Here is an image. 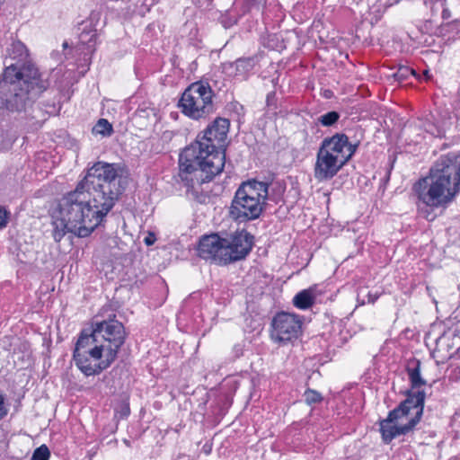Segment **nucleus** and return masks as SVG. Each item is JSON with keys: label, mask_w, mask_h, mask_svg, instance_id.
I'll list each match as a JSON object with an SVG mask.
<instances>
[{"label": "nucleus", "mask_w": 460, "mask_h": 460, "mask_svg": "<svg viewBox=\"0 0 460 460\" xmlns=\"http://www.w3.org/2000/svg\"><path fill=\"white\" fill-rule=\"evenodd\" d=\"M172 460H190V457L189 455L184 453H178L172 456Z\"/></svg>", "instance_id": "nucleus-46"}, {"label": "nucleus", "mask_w": 460, "mask_h": 460, "mask_svg": "<svg viewBox=\"0 0 460 460\" xmlns=\"http://www.w3.org/2000/svg\"><path fill=\"white\" fill-rule=\"evenodd\" d=\"M315 302L314 288H309L298 292L293 298V305L301 310H306L313 306Z\"/></svg>", "instance_id": "nucleus-18"}, {"label": "nucleus", "mask_w": 460, "mask_h": 460, "mask_svg": "<svg viewBox=\"0 0 460 460\" xmlns=\"http://www.w3.org/2000/svg\"><path fill=\"white\" fill-rule=\"evenodd\" d=\"M266 107L269 111L276 112L278 110V98L276 91H271L266 96Z\"/></svg>", "instance_id": "nucleus-35"}, {"label": "nucleus", "mask_w": 460, "mask_h": 460, "mask_svg": "<svg viewBox=\"0 0 460 460\" xmlns=\"http://www.w3.org/2000/svg\"><path fill=\"white\" fill-rule=\"evenodd\" d=\"M208 402V394L205 393L202 401L198 404L196 414L201 417L200 421H205L212 426H216L219 424L231 407L233 395L226 393L217 394L210 402L208 409L207 408Z\"/></svg>", "instance_id": "nucleus-12"}, {"label": "nucleus", "mask_w": 460, "mask_h": 460, "mask_svg": "<svg viewBox=\"0 0 460 460\" xmlns=\"http://www.w3.org/2000/svg\"><path fill=\"white\" fill-rule=\"evenodd\" d=\"M266 1L267 0H247L249 6L251 8H258L259 9L260 7H262L263 10L265 8Z\"/></svg>", "instance_id": "nucleus-43"}, {"label": "nucleus", "mask_w": 460, "mask_h": 460, "mask_svg": "<svg viewBox=\"0 0 460 460\" xmlns=\"http://www.w3.org/2000/svg\"><path fill=\"white\" fill-rule=\"evenodd\" d=\"M200 43H201V42H200V40H197L196 42H191V44H192L194 47H196V48H199Z\"/></svg>", "instance_id": "nucleus-52"}, {"label": "nucleus", "mask_w": 460, "mask_h": 460, "mask_svg": "<svg viewBox=\"0 0 460 460\" xmlns=\"http://www.w3.org/2000/svg\"><path fill=\"white\" fill-rule=\"evenodd\" d=\"M212 451V443L211 442H206L202 447V452L206 455H209Z\"/></svg>", "instance_id": "nucleus-47"}, {"label": "nucleus", "mask_w": 460, "mask_h": 460, "mask_svg": "<svg viewBox=\"0 0 460 460\" xmlns=\"http://www.w3.org/2000/svg\"><path fill=\"white\" fill-rule=\"evenodd\" d=\"M418 417H412L403 425L385 423V419L379 420V432L384 444H390L395 438L411 432L418 424Z\"/></svg>", "instance_id": "nucleus-15"}, {"label": "nucleus", "mask_w": 460, "mask_h": 460, "mask_svg": "<svg viewBox=\"0 0 460 460\" xmlns=\"http://www.w3.org/2000/svg\"><path fill=\"white\" fill-rule=\"evenodd\" d=\"M63 48H64V49L68 48V43H67L66 41H65V42L63 43Z\"/></svg>", "instance_id": "nucleus-56"}, {"label": "nucleus", "mask_w": 460, "mask_h": 460, "mask_svg": "<svg viewBox=\"0 0 460 460\" xmlns=\"http://www.w3.org/2000/svg\"><path fill=\"white\" fill-rule=\"evenodd\" d=\"M271 325L272 336L283 344L297 339L301 331V321L295 314L286 312L278 313Z\"/></svg>", "instance_id": "nucleus-14"}, {"label": "nucleus", "mask_w": 460, "mask_h": 460, "mask_svg": "<svg viewBox=\"0 0 460 460\" xmlns=\"http://www.w3.org/2000/svg\"><path fill=\"white\" fill-rule=\"evenodd\" d=\"M269 182L249 179L234 192L228 208L229 217L239 224L258 219L266 209Z\"/></svg>", "instance_id": "nucleus-6"}, {"label": "nucleus", "mask_w": 460, "mask_h": 460, "mask_svg": "<svg viewBox=\"0 0 460 460\" xmlns=\"http://www.w3.org/2000/svg\"><path fill=\"white\" fill-rule=\"evenodd\" d=\"M8 412L9 409L5 403V395L0 391V421L7 416Z\"/></svg>", "instance_id": "nucleus-38"}, {"label": "nucleus", "mask_w": 460, "mask_h": 460, "mask_svg": "<svg viewBox=\"0 0 460 460\" xmlns=\"http://www.w3.org/2000/svg\"><path fill=\"white\" fill-rule=\"evenodd\" d=\"M113 411L115 426L114 429H111V432H115L118 429L119 420H126L130 415L129 395L128 394L122 393L119 395V399L116 402Z\"/></svg>", "instance_id": "nucleus-17"}, {"label": "nucleus", "mask_w": 460, "mask_h": 460, "mask_svg": "<svg viewBox=\"0 0 460 460\" xmlns=\"http://www.w3.org/2000/svg\"><path fill=\"white\" fill-rule=\"evenodd\" d=\"M96 344H100L93 321L88 326L84 327L78 333L77 341L75 344L73 353L82 352L83 350H90Z\"/></svg>", "instance_id": "nucleus-16"}, {"label": "nucleus", "mask_w": 460, "mask_h": 460, "mask_svg": "<svg viewBox=\"0 0 460 460\" xmlns=\"http://www.w3.org/2000/svg\"><path fill=\"white\" fill-rule=\"evenodd\" d=\"M9 213L0 207V229L4 227L7 224Z\"/></svg>", "instance_id": "nucleus-42"}, {"label": "nucleus", "mask_w": 460, "mask_h": 460, "mask_svg": "<svg viewBox=\"0 0 460 460\" xmlns=\"http://www.w3.org/2000/svg\"><path fill=\"white\" fill-rule=\"evenodd\" d=\"M304 398L309 405L319 403L323 400V395L319 392L310 388L306 389L304 393Z\"/></svg>", "instance_id": "nucleus-31"}, {"label": "nucleus", "mask_w": 460, "mask_h": 460, "mask_svg": "<svg viewBox=\"0 0 460 460\" xmlns=\"http://www.w3.org/2000/svg\"><path fill=\"white\" fill-rule=\"evenodd\" d=\"M446 375L449 381L456 382L460 380V367L457 364H450L446 370Z\"/></svg>", "instance_id": "nucleus-34"}, {"label": "nucleus", "mask_w": 460, "mask_h": 460, "mask_svg": "<svg viewBox=\"0 0 460 460\" xmlns=\"http://www.w3.org/2000/svg\"><path fill=\"white\" fill-rule=\"evenodd\" d=\"M442 7H443L442 14H441V15H442V19H443V20H447V19H449V18H450V16H451V13H450V11H449L447 8L444 7V5H443Z\"/></svg>", "instance_id": "nucleus-49"}, {"label": "nucleus", "mask_w": 460, "mask_h": 460, "mask_svg": "<svg viewBox=\"0 0 460 460\" xmlns=\"http://www.w3.org/2000/svg\"><path fill=\"white\" fill-rule=\"evenodd\" d=\"M233 358H239L243 354V346L242 344H235L232 349Z\"/></svg>", "instance_id": "nucleus-41"}, {"label": "nucleus", "mask_w": 460, "mask_h": 460, "mask_svg": "<svg viewBox=\"0 0 460 460\" xmlns=\"http://www.w3.org/2000/svg\"><path fill=\"white\" fill-rule=\"evenodd\" d=\"M214 96L215 93L208 82L196 81L183 91L177 107L189 119H205L216 111Z\"/></svg>", "instance_id": "nucleus-7"}, {"label": "nucleus", "mask_w": 460, "mask_h": 460, "mask_svg": "<svg viewBox=\"0 0 460 460\" xmlns=\"http://www.w3.org/2000/svg\"><path fill=\"white\" fill-rule=\"evenodd\" d=\"M341 113L336 111H328L317 118V123L323 127H332L339 121Z\"/></svg>", "instance_id": "nucleus-25"}, {"label": "nucleus", "mask_w": 460, "mask_h": 460, "mask_svg": "<svg viewBox=\"0 0 460 460\" xmlns=\"http://www.w3.org/2000/svg\"><path fill=\"white\" fill-rule=\"evenodd\" d=\"M101 14L98 12H92L89 18L86 21H84L79 28L86 27V31H93V32L98 33V29L96 28L99 23Z\"/></svg>", "instance_id": "nucleus-28"}, {"label": "nucleus", "mask_w": 460, "mask_h": 460, "mask_svg": "<svg viewBox=\"0 0 460 460\" xmlns=\"http://www.w3.org/2000/svg\"><path fill=\"white\" fill-rule=\"evenodd\" d=\"M455 355L460 358V346L454 352H449L447 356L442 357L440 360L436 359V363L437 365L444 364L447 359L452 358Z\"/></svg>", "instance_id": "nucleus-40"}, {"label": "nucleus", "mask_w": 460, "mask_h": 460, "mask_svg": "<svg viewBox=\"0 0 460 460\" xmlns=\"http://www.w3.org/2000/svg\"><path fill=\"white\" fill-rule=\"evenodd\" d=\"M43 107L45 108V111L49 114H57L60 111V105L58 103H56L55 101L51 102H46L42 103Z\"/></svg>", "instance_id": "nucleus-39"}, {"label": "nucleus", "mask_w": 460, "mask_h": 460, "mask_svg": "<svg viewBox=\"0 0 460 460\" xmlns=\"http://www.w3.org/2000/svg\"><path fill=\"white\" fill-rule=\"evenodd\" d=\"M49 457L50 451L49 447L43 444L33 451L31 460H49Z\"/></svg>", "instance_id": "nucleus-32"}, {"label": "nucleus", "mask_w": 460, "mask_h": 460, "mask_svg": "<svg viewBox=\"0 0 460 460\" xmlns=\"http://www.w3.org/2000/svg\"><path fill=\"white\" fill-rule=\"evenodd\" d=\"M155 235L154 234H149L147 236L145 237L144 243L146 245L150 246L155 243Z\"/></svg>", "instance_id": "nucleus-45"}, {"label": "nucleus", "mask_w": 460, "mask_h": 460, "mask_svg": "<svg viewBox=\"0 0 460 460\" xmlns=\"http://www.w3.org/2000/svg\"><path fill=\"white\" fill-rule=\"evenodd\" d=\"M265 45L272 49L281 51L286 49L285 41L280 35L270 34L269 35Z\"/></svg>", "instance_id": "nucleus-29"}, {"label": "nucleus", "mask_w": 460, "mask_h": 460, "mask_svg": "<svg viewBox=\"0 0 460 460\" xmlns=\"http://www.w3.org/2000/svg\"><path fill=\"white\" fill-rule=\"evenodd\" d=\"M218 21L224 28L228 29L237 23L238 17L232 14L230 12H226L220 15Z\"/></svg>", "instance_id": "nucleus-33"}, {"label": "nucleus", "mask_w": 460, "mask_h": 460, "mask_svg": "<svg viewBox=\"0 0 460 460\" xmlns=\"http://www.w3.org/2000/svg\"><path fill=\"white\" fill-rule=\"evenodd\" d=\"M73 360L75 367L87 377L99 376L115 361L104 352V347L98 344L90 350L73 353Z\"/></svg>", "instance_id": "nucleus-10"}, {"label": "nucleus", "mask_w": 460, "mask_h": 460, "mask_svg": "<svg viewBox=\"0 0 460 460\" xmlns=\"http://www.w3.org/2000/svg\"><path fill=\"white\" fill-rule=\"evenodd\" d=\"M159 284H160V286H162V287H165V288H167L166 284H165V281H164V279H160V280H159Z\"/></svg>", "instance_id": "nucleus-53"}, {"label": "nucleus", "mask_w": 460, "mask_h": 460, "mask_svg": "<svg viewBox=\"0 0 460 460\" xmlns=\"http://www.w3.org/2000/svg\"><path fill=\"white\" fill-rule=\"evenodd\" d=\"M129 172L120 163L98 161L87 168L75 189L62 197L52 212V236L59 243L67 233L88 237L105 222L124 193Z\"/></svg>", "instance_id": "nucleus-1"}, {"label": "nucleus", "mask_w": 460, "mask_h": 460, "mask_svg": "<svg viewBox=\"0 0 460 460\" xmlns=\"http://www.w3.org/2000/svg\"><path fill=\"white\" fill-rule=\"evenodd\" d=\"M460 155L450 152L441 156L427 176L412 186L417 211L428 221L436 217L434 211L447 208L460 191Z\"/></svg>", "instance_id": "nucleus-4"}, {"label": "nucleus", "mask_w": 460, "mask_h": 460, "mask_svg": "<svg viewBox=\"0 0 460 460\" xmlns=\"http://www.w3.org/2000/svg\"><path fill=\"white\" fill-rule=\"evenodd\" d=\"M393 77L400 84H402L408 82L410 78L418 80L420 75L414 68L405 65H399L396 72L393 74Z\"/></svg>", "instance_id": "nucleus-21"}, {"label": "nucleus", "mask_w": 460, "mask_h": 460, "mask_svg": "<svg viewBox=\"0 0 460 460\" xmlns=\"http://www.w3.org/2000/svg\"><path fill=\"white\" fill-rule=\"evenodd\" d=\"M285 189L282 187H278L276 189L272 188L271 190H269L268 199L272 200L276 204L283 201V193Z\"/></svg>", "instance_id": "nucleus-36"}, {"label": "nucleus", "mask_w": 460, "mask_h": 460, "mask_svg": "<svg viewBox=\"0 0 460 460\" xmlns=\"http://www.w3.org/2000/svg\"><path fill=\"white\" fill-rule=\"evenodd\" d=\"M225 243L224 230L202 235L197 247L199 257L220 266H226Z\"/></svg>", "instance_id": "nucleus-13"}, {"label": "nucleus", "mask_w": 460, "mask_h": 460, "mask_svg": "<svg viewBox=\"0 0 460 460\" xmlns=\"http://www.w3.org/2000/svg\"><path fill=\"white\" fill-rule=\"evenodd\" d=\"M92 321L100 341L98 346H103L104 352L116 360L128 337L124 324L117 319L115 314H109L102 320L99 319V315H95Z\"/></svg>", "instance_id": "nucleus-8"}, {"label": "nucleus", "mask_w": 460, "mask_h": 460, "mask_svg": "<svg viewBox=\"0 0 460 460\" xmlns=\"http://www.w3.org/2000/svg\"><path fill=\"white\" fill-rule=\"evenodd\" d=\"M446 346L449 349L451 348V345L449 343H447Z\"/></svg>", "instance_id": "nucleus-57"}, {"label": "nucleus", "mask_w": 460, "mask_h": 460, "mask_svg": "<svg viewBox=\"0 0 460 460\" xmlns=\"http://www.w3.org/2000/svg\"><path fill=\"white\" fill-rule=\"evenodd\" d=\"M421 362L420 359L412 357L407 360L405 371L410 382V389L406 390L404 394L406 398L400 403L403 404L405 408L415 410L413 417H418V423H420L424 411V405L426 400V393L420 388L427 385V380L421 376L420 371Z\"/></svg>", "instance_id": "nucleus-9"}, {"label": "nucleus", "mask_w": 460, "mask_h": 460, "mask_svg": "<svg viewBox=\"0 0 460 460\" xmlns=\"http://www.w3.org/2000/svg\"><path fill=\"white\" fill-rule=\"evenodd\" d=\"M296 435H297V436H299V435H300V433H299V432H298V433H295V434L293 435V437H292V439H291L290 443H292V444L294 445V447H296V448H300V447L302 446V443H300V442H299V443H296V440H298V439H299V438H296Z\"/></svg>", "instance_id": "nucleus-48"}, {"label": "nucleus", "mask_w": 460, "mask_h": 460, "mask_svg": "<svg viewBox=\"0 0 460 460\" xmlns=\"http://www.w3.org/2000/svg\"><path fill=\"white\" fill-rule=\"evenodd\" d=\"M84 28H79V41L83 45H86L89 50L93 51L97 44L98 33L93 32V31H86Z\"/></svg>", "instance_id": "nucleus-22"}, {"label": "nucleus", "mask_w": 460, "mask_h": 460, "mask_svg": "<svg viewBox=\"0 0 460 460\" xmlns=\"http://www.w3.org/2000/svg\"><path fill=\"white\" fill-rule=\"evenodd\" d=\"M363 137L364 130L360 127L353 136L336 132L324 137L316 154L314 177L318 181L332 179L356 155Z\"/></svg>", "instance_id": "nucleus-5"}, {"label": "nucleus", "mask_w": 460, "mask_h": 460, "mask_svg": "<svg viewBox=\"0 0 460 460\" xmlns=\"http://www.w3.org/2000/svg\"><path fill=\"white\" fill-rule=\"evenodd\" d=\"M226 109L229 112L235 114L236 119L241 123L245 116V109L240 102L234 101L230 102L226 105Z\"/></svg>", "instance_id": "nucleus-30"}, {"label": "nucleus", "mask_w": 460, "mask_h": 460, "mask_svg": "<svg viewBox=\"0 0 460 460\" xmlns=\"http://www.w3.org/2000/svg\"><path fill=\"white\" fill-rule=\"evenodd\" d=\"M128 373V369L125 365L118 364L116 365L108 375L103 376L102 381L106 383L107 386L111 388H114V391L117 389V386L120 385L119 379L123 375Z\"/></svg>", "instance_id": "nucleus-19"}, {"label": "nucleus", "mask_w": 460, "mask_h": 460, "mask_svg": "<svg viewBox=\"0 0 460 460\" xmlns=\"http://www.w3.org/2000/svg\"><path fill=\"white\" fill-rule=\"evenodd\" d=\"M92 132L93 135H101L102 137H111L114 130L112 124L106 119H99L93 126Z\"/></svg>", "instance_id": "nucleus-24"}, {"label": "nucleus", "mask_w": 460, "mask_h": 460, "mask_svg": "<svg viewBox=\"0 0 460 460\" xmlns=\"http://www.w3.org/2000/svg\"><path fill=\"white\" fill-rule=\"evenodd\" d=\"M151 113L155 114V110L146 106L145 103L139 105L135 111V114L140 118H148Z\"/></svg>", "instance_id": "nucleus-37"}, {"label": "nucleus", "mask_w": 460, "mask_h": 460, "mask_svg": "<svg viewBox=\"0 0 460 460\" xmlns=\"http://www.w3.org/2000/svg\"><path fill=\"white\" fill-rule=\"evenodd\" d=\"M410 413L409 408H405L403 404L399 403L397 407L388 412L387 417L385 419V422L395 423L402 417L407 416Z\"/></svg>", "instance_id": "nucleus-26"}, {"label": "nucleus", "mask_w": 460, "mask_h": 460, "mask_svg": "<svg viewBox=\"0 0 460 460\" xmlns=\"http://www.w3.org/2000/svg\"><path fill=\"white\" fill-rule=\"evenodd\" d=\"M439 31L441 34L445 35L447 33H452L456 36L459 37L460 35V19H456L451 22H447L442 23L439 27Z\"/></svg>", "instance_id": "nucleus-27"}, {"label": "nucleus", "mask_w": 460, "mask_h": 460, "mask_svg": "<svg viewBox=\"0 0 460 460\" xmlns=\"http://www.w3.org/2000/svg\"><path fill=\"white\" fill-rule=\"evenodd\" d=\"M381 296L378 291H372L368 287H359L357 289V302L358 305H364L366 304H374Z\"/></svg>", "instance_id": "nucleus-20"}, {"label": "nucleus", "mask_w": 460, "mask_h": 460, "mask_svg": "<svg viewBox=\"0 0 460 460\" xmlns=\"http://www.w3.org/2000/svg\"><path fill=\"white\" fill-rule=\"evenodd\" d=\"M443 341H446V338H440V339L438 341V342H437V348H436V349L431 353V357H432L433 358H436V357H437V353H440V352H441V350H442V349H441V343H442Z\"/></svg>", "instance_id": "nucleus-44"}, {"label": "nucleus", "mask_w": 460, "mask_h": 460, "mask_svg": "<svg viewBox=\"0 0 460 460\" xmlns=\"http://www.w3.org/2000/svg\"><path fill=\"white\" fill-rule=\"evenodd\" d=\"M236 73L239 75H244L251 72L256 65V58H238L235 62Z\"/></svg>", "instance_id": "nucleus-23"}, {"label": "nucleus", "mask_w": 460, "mask_h": 460, "mask_svg": "<svg viewBox=\"0 0 460 460\" xmlns=\"http://www.w3.org/2000/svg\"><path fill=\"white\" fill-rule=\"evenodd\" d=\"M230 383V381L227 382V384ZM231 387L234 388V391H235L238 387V383L235 380H231Z\"/></svg>", "instance_id": "nucleus-51"}, {"label": "nucleus", "mask_w": 460, "mask_h": 460, "mask_svg": "<svg viewBox=\"0 0 460 460\" xmlns=\"http://www.w3.org/2000/svg\"><path fill=\"white\" fill-rule=\"evenodd\" d=\"M325 97L329 98L331 94L332 93L330 90L326 91Z\"/></svg>", "instance_id": "nucleus-55"}, {"label": "nucleus", "mask_w": 460, "mask_h": 460, "mask_svg": "<svg viewBox=\"0 0 460 460\" xmlns=\"http://www.w3.org/2000/svg\"><path fill=\"white\" fill-rule=\"evenodd\" d=\"M0 74V113L27 114L46 92L50 82L30 58L26 45L13 40L6 49Z\"/></svg>", "instance_id": "nucleus-2"}, {"label": "nucleus", "mask_w": 460, "mask_h": 460, "mask_svg": "<svg viewBox=\"0 0 460 460\" xmlns=\"http://www.w3.org/2000/svg\"><path fill=\"white\" fill-rule=\"evenodd\" d=\"M123 442H124V443L126 444V446H128V447H130V446H131L130 441H129V440H128V439H126V438L123 440Z\"/></svg>", "instance_id": "nucleus-54"}, {"label": "nucleus", "mask_w": 460, "mask_h": 460, "mask_svg": "<svg viewBox=\"0 0 460 460\" xmlns=\"http://www.w3.org/2000/svg\"><path fill=\"white\" fill-rule=\"evenodd\" d=\"M423 1L426 5L428 4V3H430V4L439 3L441 4V6H443V5H445V3H446V0H423Z\"/></svg>", "instance_id": "nucleus-50"}, {"label": "nucleus", "mask_w": 460, "mask_h": 460, "mask_svg": "<svg viewBox=\"0 0 460 460\" xmlns=\"http://www.w3.org/2000/svg\"><path fill=\"white\" fill-rule=\"evenodd\" d=\"M226 238V255L227 265L243 261L251 253L254 246L255 237L245 228L234 231L224 230Z\"/></svg>", "instance_id": "nucleus-11"}, {"label": "nucleus", "mask_w": 460, "mask_h": 460, "mask_svg": "<svg viewBox=\"0 0 460 460\" xmlns=\"http://www.w3.org/2000/svg\"><path fill=\"white\" fill-rule=\"evenodd\" d=\"M229 129L230 120L217 117L181 152L179 176L188 191H193L196 185L211 181L223 172Z\"/></svg>", "instance_id": "nucleus-3"}]
</instances>
